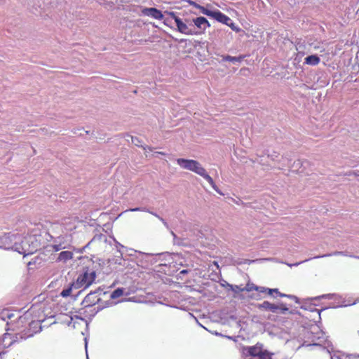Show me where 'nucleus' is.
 Returning <instances> with one entry per match:
<instances>
[{
  "instance_id": "27",
  "label": "nucleus",
  "mask_w": 359,
  "mask_h": 359,
  "mask_svg": "<svg viewBox=\"0 0 359 359\" xmlns=\"http://www.w3.org/2000/svg\"><path fill=\"white\" fill-rule=\"evenodd\" d=\"M38 325V323H35V322L32 321V322L29 324V325Z\"/></svg>"
},
{
  "instance_id": "26",
  "label": "nucleus",
  "mask_w": 359,
  "mask_h": 359,
  "mask_svg": "<svg viewBox=\"0 0 359 359\" xmlns=\"http://www.w3.org/2000/svg\"><path fill=\"white\" fill-rule=\"evenodd\" d=\"M353 174L355 176H359V171L353 172Z\"/></svg>"
},
{
  "instance_id": "9",
  "label": "nucleus",
  "mask_w": 359,
  "mask_h": 359,
  "mask_svg": "<svg viewBox=\"0 0 359 359\" xmlns=\"http://www.w3.org/2000/svg\"><path fill=\"white\" fill-rule=\"evenodd\" d=\"M142 13L144 15L150 16L156 20H162L163 18L162 12L156 8H144L142 10Z\"/></svg>"
},
{
  "instance_id": "23",
  "label": "nucleus",
  "mask_w": 359,
  "mask_h": 359,
  "mask_svg": "<svg viewBox=\"0 0 359 359\" xmlns=\"http://www.w3.org/2000/svg\"><path fill=\"white\" fill-rule=\"evenodd\" d=\"M227 25L229 26L233 31H236V32H239L241 31V29L235 26L234 23L233 22L229 23V22Z\"/></svg>"
},
{
  "instance_id": "18",
  "label": "nucleus",
  "mask_w": 359,
  "mask_h": 359,
  "mask_svg": "<svg viewBox=\"0 0 359 359\" xmlns=\"http://www.w3.org/2000/svg\"><path fill=\"white\" fill-rule=\"evenodd\" d=\"M59 258L60 259H64V260L70 259L72 258V253L69 251L61 252L59 255Z\"/></svg>"
},
{
  "instance_id": "24",
  "label": "nucleus",
  "mask_w": 359,
  "mask_h": 359,
  "mask_svg": "<svg viewBox=\"0 0 359 359\" xmlns=\"http://www.w3.org/2000/svg\"><path fill=\"white\" fill-rule=\"evenodd\" d=\"M167 14H168L172 19H174L175 22H176V19H179L180 18H178L176 14L172 12V11H170V12H168V11H166L165 12Z\"/></svg>"
},
{
  "instance_id": "30",
  "label": "nucleus",
  "mask_w": 359,
  "mask_h": 359,
  "mask_svg": "<svg viewBox=\"0 0 359 359\" xmlns=\"http://www.w3.org/2000/svg\"><path fill=\"white\" fill-rule=\"evenodd\" d=\"M137 210H140V208L131 209V211H137Z\"/></svg>"
},
{
  "instance_id": "20",
  "label": "nucleus",
  "mask_w": 359,
  "mask_h": 359,
  "mask_svg": "<svg viewBox=\"0 0 359 359\" xmlns=\"http://www.w3.org/2000/svg\"><path fill=\"white\" fill-rule=\"evenodd\" d=\"M276 306L278 307V312L280 313H285L288 311V308L283 303L276 305Z\"/></svg>"
},
{
  "instance_id": "14",
  "label": "nucleus",
  "mask_w": 359,
  "mask_h": 359,
  "mask_svg": "<svg viewBox=\"0 0 359 359\" xmlns=\"http://www.w3.org/2000/svg\"><path fill=\"white\" fill-rule=\"evenodd\" d=\"M14 317V313L9 309H3L0 313V319L3 321L11 319Z\"/></svg>"
},
{
  "instance_id": "21",
  "label": "nucleus",
  "mask_w": 359,
  "mask_h": 359,
  "mask_svg": "<svg viewBox=\"0 0 359 359\" xmlns=\"http://www.w3.org/2000/svg\"><path fill=\"white\" fill-rule=\"evenodd\" d=\"M25 323H26V318L23 317H20L15 323V327L18 329L20 326L22 325V324H24Z\"/></svg>"
},
{
  "instance_id": "2",
  "label": "nucleus",
  "mask_w": 359,
  "mask_h": 359,
  "mask_svg": "<svg viewBox=\"0 0 359 359\" xmlns=\"http://www.w3.org/2000/svg\"><path fill=\"white\" fill-rule=\"evenodd\" d=\"M32 334H22L20 332L12 334L9 332L5 333L0 339V346L2 350L0 351V359H3V356L6 353V349L11 346L18 339H23L25 336L30 337Z\"/></svg>"
},
{
  "instance_id": "7",
  "label": "nucleus",
  "mask_w": 359,
  "mask_h": 359,
  "mask_svg": "<svg viewBox=\"0 0 359 359\" xmlns=\"http://www.w3.org/2000/svg\"><path fill=\"white\" fill-rule=\"evenodd\" d=\"M100 300L97 292H90L88 294L81 302L84 308L91 307L98 303Z\"/></svg>"
},
{
  "instance_id": "15",
  "label": "nucleus",
  "mask_w": 359,
  "mask_h": 359,
  "mask_svg": "<svg viewBox=\"0 0 359 359\" xmlns=\"http://www.w3.org/2000/svg\"><path fill=\"white\" fill-rule=\"evenodd\" d=\"M189 4L192 6H194L195 8H198L203 14L210 17L212 11H210V10L205 8L204 6H200L194 1H189Z\"/></svg>"
},
{
  "instance_id": "17",
  "label": "nucleus",
  "mask_w": 359,
  "mask_h": 359,
  "mask_svg": "<svg viewBox=\"0 0 359 359\" xmlns=\"http://www.w3.org/2000/svg\"><path fill=\"white\" fill-rule=\"evenodd\" d=\"M124 290L123 288H117L114 290L111 294L112 299H116L123 295Z\"/></svg>"
},
{
  "instance_id": "10",
  "label": "nucleus",
  "mask_w": 359,
  "mask_h": 359,
  "mask_svg": "<svg viewBox=\"0 0 359 359\" xmlns=\"http://www.w3.org/2000/svg\"><path fill=\"white\" fill-rule=\"evenodd\" d=\"M211 18H214L217 21L222 22L225 25H228V22L231 21V19L227 15H224L219 11H215L212 12L210 15Z\"/></svg>"
},
{
  "instance_id": "1",
  "label": "nucleus",
  "mask_w": 359,
  "mask_h": 359,
  "mask_svg": "<svg viewBox=\"0 0 359 359\" xmlns=\"http://www.w3.org/2000/svg\"><path fill=\"white\" fill-rule=\"evenodd\" d=\"M177 163L181 168L194 172L196 174L202 176L205 180L208 181V182L216 191L220 193L212 178L206 173L205 168H203L198 161L195 160L178 158L177 159Z\"/></svg>"
},
{
  "instance_id": "28",
  "label": "nucleus",
  "mask_w": 359,
  "mask_h": 359,
  "mask_svg": "<svg viewBox=\"0 0 359 359\" xmlns=\"http://www.w3.org/2000/svg\"><path fill=\"white\" fill-rule=\"evenodd\" d=\"M67 317V316H66ZM69 318H70V320H67V323L69 324L71 323V320H72V317H69Z\"/></svg>"
},
{
  "instance_id": "6",
  "label": "nucleus",
  "mask_w": 359,
  "mask_h": 359,
  "mask_svg": "<svg viewBox=\"0 0 359 359\" xmlns=\"http://www.w3.org/2000/svg\"><path fill=\"white\" fill-rule=\"evenodd\" d=\"M194 25L192 27L195 29L197 32L196 35L201 34L205 32L207 27L210 26L208 20L204 17H198L192 20Z\"/></svg>"
},
{
  "instance_id": "12",
  "label": "nucleus",
  "mask_w": 359,
  "mask_h": 359,
  "mask_svg": "<svg viewBox=\"0 0 359 359\" xmlns=\"http://www.w3.org/2000/svg\"><path fill=\"white\" fill-rule=\"evenodd\" d=\"M259 308L266 311H270L273 313H278V307L276 306V304L270 303L267 301H264L262 304H259Z\"/></svg>"
},
{
  "instance_id": "19",
  "label": "nucleus",
  "mask_w": 359,
  "mask_h": 359,
  "mask_svg": "<svg viewBox=\"0 0 359 359\" xmlns=\"http://www.w3.org/2000/svg\"><path fill=\"white\" fill-rule=\"evenodd\" d=\"M243 58H244V56L233 57V56L227 55L224 57V60L235 62H241Z\"/></svg>"
},
{
  "instance_id": "13",
  "label": "nucleus",
  "mask_w": 359,
  "mask_h": 359,
  "mask_svg": "<svg viewBox=\"0 0 359 359\" xmlns=\"http://www.w3.org/2000/svg\"><path fill=\"white\" fill-rule=\"evenodd\" d=\"M320 59L316 55H312L306 57L304 63L309 65H317L320 63Z\"/></svg>"
},
{
  "instance_id": "4",
  "label": "nucleus",
  "mask_w": 359,
  "mask_h": 359,
  "mask_svg": "<svg viewBox=\"0 0 359 359\" xmlns=\"http://www.w3.org/2000/svg\"><path fill=\"white\" fill-rule=\"evenodd\" d=\"M95 277L96 276L95 272H85L84 273L78 276L76 282L75 283V287L76 288L81 287H84V288H86L89 287L95 281Z\"/></svg>"
},
{
  "instance_id": "31",
  "label": "nucleus",
  "mask_w": 359,
  "mask_h": 359,
  "mask_svg": "<svg viewBox=\"0 0 359 359\" xmlns=\"http://www.w3.org/2000/svg\"><path fill=\"white\" fill-rule=\"evenodd\" d=\"M159 154H160L165 155V154H164V153H163V152H159Z\"/></svg>"
},
{
  "instance_id": "25",
  "label": "nucleus",
  "mask_w": 359,
  "mask_h": 359,
  "mask_svg": "<svg viewBox=\"0 0 359 359\" xmlns=\"http://www.w3.org/2000/svg\"><path fill=\"white\" fill-rule=\"evenodd\" d=\"M359 357L357 356H346L345 359H358ZM336 359H342L341 358H337Z\"/></svg>"
},
{
  "instance_id": "16",
  "label": "nucleus",
  "mask_w": 359,
  "mask_h": 359,
  "mask_svg": "<svg viewBox=\"0 0 359 359\" xmlns=\"http://www.w3.org/2000/svg\"><path fill=\"white\" fill-rule=\"evenodd\" d=\"M262 287H257V286H255L253 284H252L251 285H250L249 284H248L246 285V287L245 288H242V289H240L241 291H244V290H246L248 292H250V291H252V290H255V291H257V292H264V290L262 289Z\"/></svg>"
},
{
  "instance_id": "8",
  "label": "nucleus",
  "mask_w": 359,
  "mask_h": 359,
  "mask_svg": "<svg viewBox=\"0 0 359 359\" xmlns=\"http://www.w3.org/2000/svg\"><path fill=\"white\" fill-rule=\"evenodd\" d=\"M16 236L11 233H5L0 237V247L6 249L13 248V243L14 241L15 245H16Z\"/></svg>"
},
{
  "instance_id": "5",
  "label": "nucleus",
  "mask_w": 359,
  "mask_h": 359,
  "mask_svg": "<svg viewBox=\"0 0 359 359\" xmlns=\"http://www.w3.org/2000/svg\"><path fill=\"white\" fill-rule=\"evenodd\" d=\"M184 22L180 18L176 19V25L178 32L186 35H195L197 32H195V29L192 27V25L189 23L188 20Z\"/></svg>"
},
{
  "instance_id": "32",
  "label": "nucleus",
  "mask_w": 359,
  "mask_h": 359,
  "mask_svg": "<svg viewBox=\"0 0 359 359\" xmlns=\"http://www.w3.org/2000/svg\"><path fill=\"white\" fill-rule=\"evenodd\" d=\"M22 253H23V254H26L27 252H26V251L25 250V251L22 252Z\"/></svg>"
},
{
  "instance_id": "22",
  "label": "nucleus",
  "mask_w": 359,
  "mask_h": 359,
  "mask_svg": "<svg viewBox=\"0 0 359 359\" xmlns=\"http://www.w3.org/2000/svg\"><path fill=\"white\" fill-rule=\"evenodd\" d=\"M71 292H72V288L71 287L65 289V290H63L62 291V292H61V296H62L63 297H68V296L70 295Z\"/></svg>"
},
{
  "instance_id": "29",
  "label": "nucleus",
  "mask_w": 359,
  "mask_h": 359,
  "mask_svg": "<svg viewBox=\"0 0 359 359\" xmlns=\"http://www.w3.org/2000/svg\"><path fill=\"white\" fill-rule=\"evenodd\" d=\"M6 330H7V331L9 330H15V327H11V328L8 327Z\"/></svg>"
},
{
  "instance_id": "3",
  "label": "nucleus",
  "mask_w": 359,
  "mask_h": 359,
  "mask_svg": "<svg viewBox=\"0 0 359 359\" xmlns=\"http://www.w3.org/2000/svg\"><path fill=\"white\" fill-rule=\"evenodd\" d=\"M248 353L252 357H258L259 359H272L271 353L263 348L262 344L257 343L255 346L247 348Z\"/></svg>"
},
{
  "instance_id": "11",
  "label": "nucleus",
  "mask_w": 359,
  "mask_h": 359,
  "mask_svg": "<svg viewBox=\"0 0 359 359\" xmlns=\"http://www.w3.org/2000/svg\"><path fill=\"white\" fill-rule=\"evenodd\" d=\"M262 289L264 290V292H267V294L269 295H272L273 293H276L279 297H286L292 300H294L297 303L299 302L298 298L296 296L291 295V294H283V293L280 292L278 289H270V288H265V287H262Z\"/></svg>"
}]
</instances>
